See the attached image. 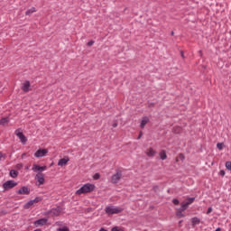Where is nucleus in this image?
I'll use <instances>...</instances> for the list:
<instances>
[{
	"label": "nucleus",
	"instance_id": "obj_27",
	"mask_svg": "<svg viewBox=\"0 0 231 231\" xmlns=\"http://www.w3.org/2000/svg\"><path fill=\"white\" fill-rule=\"evenodd\" d=\"M111 231H124V228L118 227V226H114Z\"/></svg>",
	"mask_w": 231,
	"mask_h": 231
},
{
	"label": "nucleus",
	"instance_id": "obj_34",
	"mask_svg": "<svg viewBox=\"0 0 231 231\" xmlns=\"http://www.w3.org/2000/svg\"><path fill=\"white\" fill-rule=\"evenodd\" d=\"M180 57H181L182 59H185V53L183 52V51H180Z\"/></svg>",
	"mask_w": 231,
	"mask_h": 231
},
{
	"label": "nucleus",
	"instance_id": "obj_26",
	"mask_svg": "<svg viewBox=\"0 0 231 231\" xmlns=\"http://www.w3.org/2000/svg\"><path fill=\"white\" fill-rule=\"evenodd\" d=\"M57 231H69V227L68 226L60 227L57 229Z\"/></svg>",
	"mask_w": 231,
	"mask_h": 231
},
{
	"label": "nucleus",
	"instance_id": "obj_35",
	"mask_svg": "<svg viewBox=\"0 0 231 231\" xmlns=\"http://www.w3.org/2000/svg\"><path fill=\"white\" fill-rule=\"evenodd\" d=\"M23 91H24L25 93H28V91H30V88H23Z\"/></svg>",
	"mask_w": 231,
	"mask_h": 231
},
{
	"label": "nucleus",
	"instance_id": "obj_43",
	"mask_svg": "<svg viewBox=\"0 0 231 231\" xmlns=\"http://www.w3.org/2000/svg\"><path fill=\"white\" fill-rule=\"evenodd\" d=\"M178 129H179V131H178L177 133H179L180 131H181V128H180V127H179Z\"/></svg>",
	"mask_w": 231,
	"mask_h": 231
},
{
	"label": "nucleus",
	"instance_id": "obj_20",
	"mask_svg": "<svg viewBox=\"0 0 231 231\" xmlns=\"http://www.w3.org/2000/svg\"><path fill=\"white\" fill-rule=\"evenodd\" d=\"M8 122H10L8 117H4L0 120V125H7Z\"/></svg>",
	"mask_w": 231,
	"mask_h": 231
},
{
	"label": "nucleus",
	"instance_id": "obj_33",
	"mask_svg": "<svg viewBox=\"0 0 231 231\" xmlns=\"http://www.w3.org/2000/svg\"><path fill=\"white\" fill-rule=\"evenodd\" d=\"M220 176H225V170H221L220 172H219Z\"/></svg>",
	"mask_w": 231,
	"mask_h": 231
},
{
	"label": "nucleus",
	"instance_id": "obj_44",
	"mask_svg": "<svg viewBox=\"0 0 231 231\" xmlns=\"http://www.w3.org/2000/svg\"><path fill=\"white\" fill-rule=\"evenodd\" d=\"M25 169H26V171H28V169H30V167L27 166V167H25Z\"/></svg>",
	"mask_w": 231,
	"mask_h": 231
},
{
	"label": "nucleus",
	"instance_id": "obj_25",
	"mask_svg": "<svg viewBox=\"0 0 231 231\" xmlns=\"http://www.w3.org/2000/svg\"><path fill=\"white\" fill-rule=\"evenodd\" d=\"M226 169H227V171H231V162L230 161L226 162Z\"/></svg>",
	"mask_w": 231,
	"mask_h": 231
},
{
	"label": "nucleus",
	"instance_id": "obj_39",
	"mask_svg": "<svg viewBox=\"0 0 231 231\" xmlns=\"http://www.w3.org/2000/svg\"><path fill=\"white\" fill-rule=\"evenodd\" d=\"M142 134H143L142 132H140L139 136L137 138L138 140H140V138H142Z\"/></svg>",
	"mask_w": 231,
	"mask_h": 231
},
{
	"label": "nucleus",
	"instance_id": "obj_37",
	"mask_svg": "<svg viewBox=\"0 0 231 231\" xmlns=\"http://www.w3.org/2000/svg\"><path fill=\"white\" fill-rule=\"evenodd\" d=\"M112 126H113V127H118V123H114V124L112 125Z\"/></svg>",
	"mask_w": 231,
	"mask_h": 231
},
{
	"label": "nucleus",
	"instance_id": "obj_7",
	"mask_svg": "<svg viewBox=\"0 0 231 231\" xmlns=\"http://www.w3.org/2000/svg\"><path fill=\"white\" fill-rule=\"evenodd\" d=\"M47 169H48V167H46V166H39L37 164L32 165L33 172H42V171H46Z\"/></svg>",
	"mask_w": 231,
	"mask_h": 231
},
{
	"label": "nucleus",
	"instance_id": "obj_15",
	"mask_svg": "<svg viewBox=\"0 0 231 231\" xmlns=\"http://www.w3.org/2000/svg\"><path fill=\"white\" fill-rule=\"evenodd\" d=\"M146 124H149V118L147 116H143L141 119V125H140L141 129H143Z\"/></svg>",
	"mask_w": 231,
	"mask_h": 231
},
{
	"label": "nucleus",
	"instance_id": "obj_36",
	"mask_svg": "<svg viewBox=\"0 0 231 231\" xmlns=\"http://www.w3.org/2000/svg\"><path fill=\"white\" fill-rule=\"evenodd\" d=\"M210 212H212V208H208L207 214H210Z\"/></svg>",
	"mask_w": 231,
	"mask_h": 231
},
{
	"label": "nucleus",
	"instance_id": "obj_23",
	"mask_svg": "<svg viewBox=\"0 0 231 231\" xmlns=\"http://www.w3.org/2000/svg\"><path fill=\"white\" fill-rule=\"evenodd\" d=\"M217 147L219 151H223V147H225V144L223 143H217Z\"/></svg>",
	"mask_w": 231,
	"mask_h": 231
},
{
	"label": "nucleus",
	"instance_id": "obj_29",
	"mask_svg": "<svg viewBox=\"0 0 231 231\" xmlns=\"http://www.w3.org/2000/svg\"><path fill=\"white\" fill-rule=\"evenodd\" d=\"M94 180H100V174L96 173V174L94 175Z\"/></svg>",
	"mask_w": 231,
	"mask_h": 231
},
{
	"label": "nucleus",
	"instance_id": "obj_8",
	"mask_svg": "<svg viewBox=\"0 0 231 231\" xmlns=\"http://www.w3.org/2000/svg\"><path fill=\"white\" fill-rule=\"evenodd\" d=\"M35 180H36V181H38L39 186L44 185V174H42V173L36 174Z\"/></svg>",
	"mask_w": 231,
	"mask_h": 231
},
{
	"label": "nucleus",
	"instance_id": "obj_28",
	"mask_svg": "<svg viewBox=\"0 0 231 231\" xmlns=\"http://www.w3.org/2000/svg\"><path fill=\"white\" fill-rule=\"evenodd\" d=\"M23 88H30V81H25Z\"/></svg>",
	"mask_w": 231,
	"mask_h": 231
},
{
	"label": "nucleus",
	"instance_id": "obj_3",
	"mask_svg": "<svg viewBox=\"0 0 231 231\" xmlns=\"http://www.w3.org/2000/svg\"><path fill=\"white\" fill-rule=\"evenodd\" d=\"M42 199H41V197H36L34 199L30 200L29 202L25 203L23 205V208L25 210H28V208H32V207H33V205L39 203L40 201H42Z\"/></svg>",
	"mask_w": 231,
	"mask_h": 231
},
{
	"label": "nucleus",
	"instance_id": "obj_2",
	"mask_svg": "<svg viewBox=\"0 0 231 231\" xmlns=\"http://www.w3.org/2000/svg\"><path fill=\"white\" fill-rule=\"evenodd\" d=\"M105 212L108 216H113V214H122V212H124V208L108 206L105 208Z\"/></svg>",
	"mask_w": 231,
	"mask_h": 231
},
{
	"label": "nucleus",
	"instance_id": "obj_46",
	"mask_svg": "<svg viewBox=\"0 0 231 231\" xmlns=\"http://www.w3.org/2000/svg\"><path fill=\"white\" fill-rule=\"evenodd\" d=\"M179 224L181 225V221H180Z\"/></svg>",
	"mask_w": 231,
	"mask_h": 231
},
{
	"label": "nucleus",
	"instance_id": "obj_9",
	"mask_svg": "<svg viewBox=\"0 0 231 231\" xmlns=\"http://www.w3.org/2000/svg\"><path fill=\"white\" fill-rule=\"evenodd\" d=\"M47 152H48V150L40 149L34 153V156L35 158H42V156H44Z\"/></svg>",
	"mask_w": 231,
	"mask_h": 231
},
{
	"label": "nucleus",
	"instance_id": "obj_13",
	"mask_svg": "<svg viewBox=\"0 0 231 231\" xmlns=\"http://www.w3.org/2000/svg\"><path fill=\"white\" fill-rule=\"evenodd\" d=\"M46 223H48V220L45 218H41L39 220H37L34 225L35 226H43V225H46Z\"/></svg>",
	"mask_w": 231,
	"mask_h": 231
},
{
	"label": "nucleus",
	"instance_id": "obj_42",
	"mask_svg": "<svg viewBox=\"0 0 231 231\" xmlns=\"http://www.w3.org/2000/svg\"><path fill=\"white\" fill-rule=\"evenodd\" d=\"M199 53L200 55H202V51H199Z\"/></svg>",
	"mask_w": 231,
	"mask_h": 231
},
{
	"label": "nucleus",
	"instance_id": "obj_30",
	"mask_svg": "<svg viewBox=\"0 0 231 231\" xmlns=\"http://www.w3.org/2000/svg\"><path fill=\"white\" fill-rule=\"evenodd\" d=\"M172 203H174L175 205H180V200H178V199H174L172 200Z\"/></svg>",
	"mask_w": 231,
	"mask_h": 231
},
{
	"label": "nucleus",
	"instance_id": "obj_4",
	"mask_svg": "<svg viewBox=\"0 0 231 231\" xmlns=\"http://www.w3.org/2000/svg\"><path fill=\"white\" fill-rule=\"evenodd\" d=\"M194 198H188L183 202H181L180 207L182 208V210H187V208H189V206L194 203Z\"/></svg>",
	"mask_w": 231,
	"mask_h": 231
},
{
	"label": "nucleus",
	"instance_id": "obj_10",
	"mask_svg": "<svg viewBox=\"0 0 231 231\" xmlns=\"http://www.w3.org/2000/svg\"><path fill=\"white\" fill-rule=\"evenodd\" d=\"M17 194L28 196V194H30V189L23 186L17 191Z\"/></svg>",
	"mask_w": 231,
	"mask_h": 231
},
{
	"label": "nucleus",
	"instance_id": "obj_45",
	"mask_svg": "<svg viewBox=\"0 0 231 231\" xmlns=\"http://www.w3.org/2000/svg\"><path fill=\"white\" fill-rule=\"evenodd\" d=\"M171 35H174V32H171Z\"/></svg>",
	"mask_w": 231,
	"mask_h": 231
},
{
	"label": "nucleus",
	"instance_id": "obj_1",
	"mask_svg": "<svg viewBox=\"0 0 231 231\" xmlns=\"http://www.w3.org/2000/svg\"><path fill=\"white\" fill-rule=\"evenodd\" d=\"M95 190V185L91 183H87L83 185L79 189L76 191V194L78 196H80L82 194H89V192H93Z\"/></svg>",
	"mask_w": 231,
	"mask_h": 231
},
{
	"label": "nucleus",
	"instance_id": "obj_6",
	"mask_svg": "<svg viewBox=\"0 0 231 231\" xmlns=\"http://www.w3.org/2000/svg\"><path fill=\"white\" fill-rule=\"evenodd\" d=\"M122 180V172L117 171L116 174H114L111 178V183H118Z\"/></svg>",
	"mask_w": 231,
	"mask_h": 231
},
{
	"label": "nucleus",
	"instance_id": "obj_16",
	"mask_svg": "<svg viewBox=\"0 0 231 231\" xmlns=\"http://www.w3.org/2000/svg\"><path fill=\"white\" fill-rule=\"evenodd\" d=\"M51 216H55V217L60 216V208H52L51 210Z\"/></svg>",
	"mask_w": 231,
	"mask_h": 231
},
{
	"label": "nucleus",
	"instance_id": "obj_31",
	"mask_svg": "<svg viewBox=\"0 0 231 231\" xmlns=\"http://www.w3.org/2000/svg\"><path fill=\"white\" fill-rule=\"evenodd\" d=\"M87 44H88V46H92L93 44H95V42L94 41H90Z\"/></svg>",
	"mask_w": 231,
	"mask_h": 231
},
{
	"label": "nucleus",
	"instance_id": "obj_21",
	"mask_svg": "<svg viewBox=\"0 0 231 231\" xmlns=\"http://www.w3.org/2000/svg\"><path fill=\"white\" fill-rule=\"evenodd\" d=\"M10 176H11V178H17V176H19V171H17L15 170H11Z\"/></svg>",
	"mask_w": 231,
	"mask_h": 231
},
{
	"label": "nucleus",
	"instance_id": "obj_18",
	"mask_svg": "<svg viewBox=\"0 0 231 231\" xmlns=\"http://www.w3.org/2000/svg\"><path fill=\"white\" fill-rule=\"evenodd\" d=\"M159 156L161 160H167V152H165V150L161 151Z\"/></svg>",
	"mask_w": 231,
	"mask_h": 231
},
{
	"label": "nucleus",
	"instance_id": "obj_11",
	"mask_svg": "<svg viewBox=\"0 0 231 231\" xmlns=\"http://www.w3.org/2000/svg\"><path fill=\"white\" fill-rule=\"evenodd\" d=\"M68 162H69V157L66 156L58 162V165L59 167H64L65 165H68Z\"/></svg>",
	"mask_w": 231,
	"mask_h": 231
},
{
	"label": "nucleus",
	"instance_id": "obj_19",
	"mask_svg": "<svg viewBox=\"0 0 231 231\" xmlns=\"http://www.w3.org/2000/svg\"><path fill=\"white\" fill-rule=\"evenodd\" d=\"M35 12H37V10L35 9V7H32L31 9H28L25 12V15H32V14H35Z\"/></svg>",
	"mask_w": 231,
	"mask_h": 231
},
{
	"label": "nucleus",
	"instance_id": "obj_40",
	"mask_svg": "<svg viewBox=\"0 0 231 231\" xmlns=\"http://www.w3.org/2000/svg\"><path fill=\"white\" fill-rule=\"evenodd\" d=\"M99 231H107L106 228L102 227L99 229Z\"/></svg>",
	"mask_w": 231,
	"mask_h": 231
},
{
	"label": "nucleus",
	"instance_id": "obj_5",
	"mask_svg": "<svg viewBox=\"0 0 231 231\" xmlns=\"http://www.w3.org/2000/svg\"><path fill=\"white\" fill-rule=\"evenodd\" d=\"M14 187H17V182H15V180H7L3 184L5 190H10V189H14Z\"/></svg>",
	"mask_w": 231,
	"mask_h": 231
},
{
	"label": "nucleus",
	"instance_id": "obj_38",
	"mask_svg": "<svg viewBox=\"0 0 231 231\" xmlns=\"http://www.w3.org/2000/svg\"><path fill=\"white\" fill-rule=\"evenodd\" d=\"M3 158H4L3 152H0V162L3 160Z\"/></svg>",
	"mask_w": 231,
	"mask_h": 231
},
{
	"label": "nucleus",
	"instance_id": "obj_24",
	"mask_svg": "<svg viewBox=\"0 0 231 231\" xmlns=\"http://www.w3.org/2000/svg\"><path fill=\"white\" fill-rule=\"evenodd\" d=\"M192 224L193 225H199V219L198 217L192 218Z\"/></svg>",
	"mask_w": 231,
	"mask_h": 231
},
{
	"label": "nucleus",
	"instance_id": "obj_41",
	"mask_svg": "<svg viewBox=\"0 0 231 231\" xmlns=\"http://www.w3.org/2000/svg\"><path fill=\"white\" fill-rule=\"evenodd\" d=\"M26 156V153L22 154V158H24Z\"/></svg>",
	"mask_w": 231,
	"mask_h": 231
},
{
	"label": "nucleus",
	"instance_id": "obj_12",
	"mask_svg": "<svg viewBox=\"0 0 231 231\" xmlns=\"http://www.w3.org/2000/svg\"><path fill=\"white\" fill-rule=\"evenodd\" d=\"M145 154L149 157V158H153V156H156V151H154V149L152 148H148L145 151Z\"/></svg>",
	"mask_w": 231,
	"mask_h": 231
},
{
	"label": "nucleus",
	"instance_id": "obj_22",
	"mask_svg": "<svg viewBox=\"0 0 231 231\" xmlns=\"http://www.w3.org/2000/svg\"><path fill=\"white\" fill-rule=\"evenodd\" d=\"M180 160H181V162L185 160V155H183V153L179 154L178 158L176 159V162H180Z\"/></svg>",
	"mask_w": 231,
	"mask_h": 231
},
{
	"label": "nucleus",
	"instance_id": "obj_14",
	"mask_svg": "<svg viewBox=\"0 0 231 231\" xmlns=\"http://www.w3.org/2000/svg\"><path fill=\"white\" fill-rule=\"evenodd\" d=\"M16 135L21 140L22 143H26V136H24V134H23L22 132H16Z\"/></svg>",
	"mask_w": 231,
	"mask_h": 231
},
{
	"label": "nucleus",
	"instance_id": "obj_17",
	"mask_svg": "<svg viewBox=\"0 0 231 231\" xmlns=\"http://www.w3.org/2000/svg\"><path fill=\"white\" fill-rule=\"evenodd\" d=\"M183 212H185V210H183V208L181 207V208L177 210L176 216L179 217H185V215L183 214Z\"/></svg>",
	"mask_w": 231,
	"mask_h": 231
},
{
	"label": "nucleus",
	"instance_id": "obj_32",
	"mask_svg": "<svg viewBox=\"0 0 231 231\" xmlns=\"http://www.w3.org/2000/svg\"><path fill=\"white\" fill-rule=\"evenodd\" d=\"M23 167V164H16V169H18V171H21V168Z\"/></svg>",
	"mask_w": 231,
	"mask_h": 231
}]
</instances>
